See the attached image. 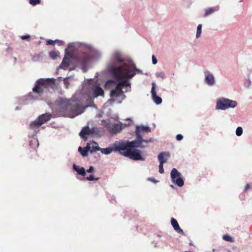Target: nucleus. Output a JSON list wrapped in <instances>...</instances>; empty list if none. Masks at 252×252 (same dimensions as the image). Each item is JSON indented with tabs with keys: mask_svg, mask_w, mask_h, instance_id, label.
I'll use <instances>...</instances> for the list:
<instances>
[{
	"mask_svg": "<svg viewBox=\"0 0 252 252\" xmlns=\"http://www.w3.org/2000/svg\"><path fill=\"white\" fill-rule=\"evenodd\" d=\"M152 62L154 64H155L157 63V60L155 56H152Z\"/></svg>",
	"mask_w": 252,
	"mask_h": 252,
	"instance_id": "79ce46f5",
	"label": "nucleus"
},
{
	"mask_svg": "<svg viewBox=\"0 0 252 252\" xmlns=\"http://www.w3.org/2000/svg\"><path fill=\"white\" fill-rule=\"evenodd\" d=\"M205 82L206 83L210 85H213L215 83V79L213 75L210 73L209 72L206 71L205 73Z\"/></svg>",
	"mask_w": 252,
	"mask_h": 252,
	"instance_id": "2eb2a0df",
	"label": "nucleus"
},
{
	"mask_svg": "<svg viewBox=\"0 0 252 252\" xmlns=\"http://www.w3.org/2000/svg\"><path fill=\"white\" fill-rule=\"evenodd\" d=\"M86 103L87 105L86 107L92 106V104L94 103V101L92 98H90L89 97L86 100Z\"/></svg>",
	"mask_w": 252,
	"mask_h": 252,
	"instance_id": "473e14b6",
	"label": "nucleus"
},
{
	"mask_svg": "<svg viewBox=\"0 0 252 252\" xmlns=\"http://www.w3.org/2000/svg\"><path fill=\"white\" fill-rule=\"evenodd\" d=\"M94 171V169L93 166H90L89 168L87 170V172L88 173H93Z\"/></svg>",
	"mask_w": 252,
	"mask_h": 252,
	"instance_id": "4c0bfd02",
	"label": "nucleus"
},
{
	"mask_svg": "<svg viewBox=\"0 0 252 252\" xmlns=\"http://www.w3.org/2000/svg\"><path fill=\"white\" fill-rule=\"evenodd\" d=\"M171 178L173 182L179 187H181L184 186V182L181 178V174L176 168L172 169L171 172Z\"/></svg>",
	"mask_w": 252,
	"mask_h": 252,
	"instance_id": "423d86ee",
	"label": "nucleus"
},
{
	"mask_svg": "<svg viewBox=\"0 0 252 252\" xmlns=\"http://www.w3.org/2000/svg\"><path fill=\"white\" fill-rule=\"evenodd\" d=\"M123 128L122 124H115L112 126L110 132L112 133H117L120 132Z\"/></svg>",
	"mask_w": 252,
	"mask_h": 252,
	"instance_id": "aec40b11",
	"label": "nucleus"
},
{
	"mask_svg": "<svg viewBox=\"0 0 252 252\" xmlns=\"http://www.w3.org/2000/svg\"><path fill=\"white\" fill-rule=\"evenodd\" d=\"M58 111L63 116L74 118L82 114L85 108L78 100L60 98L57 100Z\"/></svg>",
	"mask_w": 252,
	"mask_h": 252,
	"instance_id": "f257e3e1",
	"label": "nucleus"
},
{
	"mask_svg": "<svg viewBox=\"0 0 252 252\" xmlns=\"http://www.w3.org/2000/svg\"><path fill=\"white\" fill-rule=\"evenodd\" d=\"M157 76L158 77H161L162 78H164V74L162 72L157 73Z\"/></svg>",
	"mask_w": 252,
	"mask_h": 252,
	"instance_id": "58836bf2",
	"label": "nucleus"
},
{
	"mask_svg": "<svg viewBox=\"0 0 252 252\" xmlns=\"http://www.w3.org/2000/svg\"><path fill=\"white\" fill-rule=\"evenodd\" d=\"M115 149L116 151H118L121 155L126 157L129 156L132 150L128 141L120 143L118 145L115 146Z\"/></svg>",
	"mask_w": 252,
	"mask_h": 252,
	"instance_id": "39448f33",
	"label": "nucleus"
},
{
	"mask_svg": "<svg viewBox=\"0 0 252 252\" xmlns=\"http://www.w3.org/2000/svg\"><path fill=\"white\" fill-rule=\"evenodd\" d=\"M110 71L117 80L125 79L118 84L122 88L124 87L130 86V83L126 79L132 78L135 75L134 72H130L125 63L119 67H112Z\"/></svg>",
	"mask_w": 252,
	"mask_h": 252,
	"instance_id": "f03ea898",
	"label": "nucleus"
},
{
	"mask_svg": "<svg viewBox=\"0 0 252 252\" xmlns=\"http://www.w3.org/2000/svg\"><path fill=\"white\" fill-rule=\"evenodd\" d=\"M150 128L148 126H137L136 127L135 133L136 135L141 136L140 135L142 132H148L150 131Z\"/></svg>",
	"mask_w": 252,
	"mask_h": 252,
	"instance_id": "f3484780",
	"label": "nucleus"
},
{
	"mask_svg": "<svg viewBox=\"0 0 252 252\" xmlns=\"http://www.w3.org/2000/svg\"><path fill=\"white\" fill-rule=\"evenodd\" d=\"M21 38L23 40H29L31 38V37L29 35H23L21 36Z\"/></svg>",
	"mask_w": 252,
	"mask_h": 252,
	"instance_id": "e433bc0d",
	"label": "nucleus"
},
{
	"mask_svg": "<svg viewBox=\"0 0 252 252\" xmlns=\"http://www.w3.org/2000/svg\"><path fill=\"white\" fill-rule=\"evenodd\" d=\"M237 105L236 101L222 98L217 101L216 109L225 110L229 108H234Z\"/></svg>",
	"mask_w": 252,
	"mask_h": 252,
	"instance_id": "20e7f679",
	"label": "nucleus"
},
{
	"mask_svg": "<svg viewBox=\"0 0 252 252\" xmlns=\"http://www.w3.org/2000/svg\"><path fill=\"white\" fill-rule=\"evenodd\" d=\"M33 144H37V145L38 146V143L37 140H34L33 141L32 140V141H30L29 145H30L31 147L33 148V146L32 145Z\"/></svg>",
	"mask_w": 252,
	"mask_h": 252,
	"instance_id": "c9c22d12",
	"label": "nucleus"
},
{
	"mask_svg": "<svg viewBox=\"0 0 252 252\" xmlns=\"http://www.w3.org/2000/svg\"><path fill=\"white\" fill-rule=\"evenodd\" d=\"M215 251H216V250H215V249H213V252H215Z\"/></svg>",
	"mask_w": 252,
	"mask_h": 252,
	"instance_id": "de8ad7c7",
	"label": "nucleus"
},
{
	"mask_svg": "<svg viewBox=\"0 0 252 252\" xmlns=\"http://www.w3.org/2000/svg\"><path fill=\"white\" fill-rule=\"evenodd\" d=\"M54 43L55 41L51 39H49L47 41V45H54Z\"/></svg>",
	"mask_w": 252,
	"mask_h": 252,
	"instance_id": "a19ab883",
	"label": "nucleus"
},
{
	"mask_svg": "<svg viewBox=\"0 0 252 252\" xmlns=\"http://www.w3.org/2000/svg\"><path fill=\"white\" fill-rule=\"evenodd\" d=\"M136 137L137 138L136 140L131 142L128 141L132 150L135 149L136 148L138 147L143 148L144 146L142 145V143L144 142L146 143L148 142L147 140H144L141 136L136 135Z\"/></svg>",
	"mask_w": 252,
	"mask_h": 252,
	"instance_id": "6e6552de",
	"label": "nucleus"
},
{
	"mask_svg": "<svg viewBox=\"0 0 252 252\" xmlns=\"http://www.w3.org/2000/svg\"><path fill=\"white\" fill-rule=\"evenodd\" d=\"M161 157V159L163 161H165V163L167 162L168 158L170 157V154L168 152H163L159 153L158 155V159L159 160V157Z\"/></svg>",
	"mask_w": 252,
	"mask_h": 252,
	"instance_id": "4be33fe9",
	"label": "nucleus"
},
{
	"mask_svg": "<svg viewBox=\"0 0 252 252\" xmlns=\"http://www.w3.org/2000/svg\"><path fill=\"white\" fill-rule=\"evenodd\" d=\"M73 168L75 171H76L77 172L78 174L81 175L83 176H85L86 175V171L84 167H79V166L76 165L75 164H73Z\"/></svg>",
	"mask_w": 252,
	"mask_h": 252,
	"instance_id": "412c9836",
	"label": "nucleus"
},
{
	"mask_svg": "<svg viewBox=\"0 0 252 252\" xmlns=\"http://www.w3.org/2000/svg\"><path fill=\"white\" fill-rule=\"evenodd\" d=\"M74 69V68H71L70 70H73Z\"/></svg>",
	"mask_w": 252,
	"mask_h": 252,
	"instance_id": "09e8293b",
	"label": "nucleus"
},
{
	"mask_svg": "<svg viewBox=\"0 0 252 252\" xmlns=\"http://www.w3.org/2000/svg\"><path fill=\"white\" fill-rule=\"evenodd\" d=\"M159 172L160 174H163L164 173V169H163V164L165 163V161L162 160L161 157H159Z\"/></svg>",
	"mask_w": 252,
	"mask_h": 252,
	"instance_id": "393cba45",
	"label": "nucleus"
},
{
	"mask_svg": "<svg viewBox=\"0 0 252 252\" xmlns=\"http://www.w3.org/2000/svg\"><path fill=\"white\" fill-rule=\"evenodd\" d=\"M55 80L53 78H41L37 80L35 86L32 89L33 93H29L28 97L29 99H38L41 96L44 92V89L53 88L55 86Z\"/></svg>",
	"mask_w": 252,
	"mask_h": 252,
	"instance_id": "7ed1b4c3",
	"label": "nucleus"
},
{
	"mask_svg": "<svg viewBox=\"0 0 252 252\" xmlns=\"http://www.w3.org/2000/svg\"><path fill=\"white\" fill-rule=\"evenodd\" d=\"M115 59L118 63H122L124 60L121 58L118 54H116L115 55Z\"/></svg>",
	"mask_w": 252,
	"mask_h": 252,
	"instance_id": "72a5a7b5",
	"label": "nucleus"
},
{
	"mask_svg": "<svg viewBox=\"0 0 252 252\" xmlns=\"http://www.w3.org/2000/svg\"><path fill=\"white\" fill-rule=\"evenodd\" d=\"M128 158L134 160H144L145 159L141 155V152L137 149L132 150Z\"/></svg>",
	"mask_w": 252,
	"mask_h": 252,
	"instance_id": "1a4fd4ad",
	"label": "nucleus"
},
{
	"mask_svg": "<svg viewBox=\"0 0 252 252\" xmlns=\"http://www.w3.org/2000/svg\"><path fill=\"white\" fill-rule=\"evenodd\" d=\"M70 60L66 56H65L63 60L60 65V67L62 69H66L70 64Z\"/></svg>",
	"mask_w": 252,
	"mask_h": 252,
	"instance_id": "6ab92c4d",
	"label": "nucleus"
},
{
	"mask_svg": "<svg viewBox=\"0 0 252 252\" xmlns=\"http://www.w3.org/2000/svg\"><path fill=\"white\" fill-rule=\"evenodd\" d=\"M39 122H38V119H37L34 121L32 122L30 126V128L31 129H33L34 131H36V130H38L39 127L41 126V125H39Z\"/></svg>",
	"mask_w": 252,
	"mask_h": 252,
	"instance_id": "5701e85b",
	"label": "nucleus"
},
{
	"mask_svg": "<svg viewBox=\"0 0 252 252\" xmlns=\"http://www.w3.org/2000/svg\"><path fill=\"white\" fill-rule=\"evenodd\" d=\"M124 94L122 88H121L118 84L115 89L112 90L110 92L111 97H118Z\"/></svg>",
	"mask_w": 252,
	"mask_h": 252,
	"instance_id": "f8f14e48",
	"label": "nucleus"
},
{
	"mask_svg": "<svg viewBox=\"0 0 252 252\" xmlns=\"http://www.w3.org/2000/svg\"><path fill=\"white\" fill-rule=\"evenodd\" d=\"M78 151L81 153V154L83 157L87 156L88 155V153L90 152V149L87 148V145L86 147L82 148L81 147H79L78 148Z\"/></svg>",
	"mask_w": 252,
	"mask_h": 252,
	"instance_id": "b1692460",
	"label": "nucleus"
},
{
	"mask_svg": "<svg viewBox=\"0 0 252 252\" xmlns=\"http://www.w3.org/2000/svg\"><path fill=\"white\" fill-rule=\"evenodd\" d=\"M171 223L174 228V230L178 233L181 234L182 235H184V232L183 230L180 228L177 221L176 219L173 218H172L171 219Z\"/></svg>",
	"mask_w": 252,
	"mask_h": 252,
	"instance_id": "4468645a",
	"label": "nucleus"
},
{
	"mask_svg": "<svg viewBox=\"0 0 252 252\" xmlns=\"http://www.w3.org/2000/svg\"><path fill=\"white\" fill-rule=\"evenodd\" d=\"M189 245L190 246H192V245H193V244H192V242H190V243H189Z\"/></svg>",
	"mask_w": 252,
	"mask_h": 252,
	"instance_id": "49530a36",
	"label": "nucleus"
},
{
	"mask_svg": "<svg viewBox=\"0 0 252 252\" xmlns=\"http://www.w3.org/2000/svg\"><path fill=\"white\" fill-rule=\"evenodd\" d=\"M201 28L202 25L201 24L198 25L197 27V32L196 34V38H199L200 36L201 33Z\"/></svg>",
	"mask_w": 252,
	"mask_h": 252,
	"instance_id": "c85d7f7f",
	"label": "nucleus"
},
{
	"mask_svg": "<svg viewBox=\"0 0 252 252\" xmlns=\"http://www.w3.org/2000/svg\"><path fill=\"white\" fill-rule=\"evenodd\" d=\"M49 56L53 60H56L59 57L58 53L55 51L50 52L49 53Z\"/></svg>",
	"mask_w": 252,
	"mask_h": 252,
	"instance_id": "cd10ccee",
	"label": "nucleus"
},
{
	"mask_svg": "<svg viewBox=\"0 0 252 252\" xmlns=\"http://www.w3.org/2000/svg\"><path fill=\"white\" fill-rule=\"evenodd\" d=\"M86 179L88 181L98 180L99 178H94L93 175H90V176L87 177Z\"/></svg>",
	"mask_w": 252,
	"mask_h": 252,
	"instance_id": "f704fd0d",
	"label": "nucleus"
},
{
	"mask_svg": "<svg viewBox=\"0 0 252 252\" xmlns=\"http://www.w3.org/2000/svg\"><path fill=\"white\" fill-rule=\"evenodd\" d=\"M223 239L226 241L232 242H233V239L228 235H224L223 236Z\"/></svg>",
	"mask_w": 252,
	"mask_h": 252,
	"instance_id": "7c9ffc66",
	"label": "nucleus"
},
{
	"mask_svg": "<svg viewBox=\"0 0 252 252\" xmlns=\"http://www.w3.org/2000/svg\"><path fill=\"white\" fill-rule=\"evenodd\" d=\"M99 151H101V152L102 154L108 155L110 154L112 151H113L112 148H100L99 149Z\"/></svg>",
	"mask_w": 252,
	"mask_h": 252,
	"instance_id": "a878e982",
	"label": "nucleus"
},
{
	"mask_svg": "<svg viewBox=\"0 0 252 252\" xmlns=\"http://www.w3.org/2000/svg\"><path fill=\"white\" fill-rule=\"evenodd\" d=\"M183 138V136L181 134H178L176 136V139L178 141H180V140H182Z\"/></svg>",
	"mask_w": 252,
	"mask_h": 252,
	"instance_id": "ea45409f",
	"label": "nucleus"
},
{
	"mask_svg": "<svg viewBox=\"0 0 252 252\" xmlns=\"http://www.w3.org/2000/svg\"><path fill=\"white\" fill-rule=\"evenodd\" d=\"M243 129L241 127L239 126L236 130V134L237 136H240L242 134Z\"/></svg>",
	"mask_w": 252,
	"mask_h": 252,
	"instance_id": "2f4dec72",
	"label": "nucleus"
},
{
	"mask_svg": "<svg viewBox=\"0 0 252 252\" xmlns=\"http://www.w3.org/2000/svg\"><path fill=\"white\" fill-rule=\"evenodd\" d=\"M148 180H150V181H151L152 182H153L154 183H157V181L156 180H155V179H154L149 178Z\"/></svg>",
	"mask_w": 252,
	"mask_h": 252,
	"instance_id": "a18cd8bd",
	"label": "nucleus"
},
{
	"mask_svg": "<svg viewBox=\"0 0 252 252\" xmlns=\"http://www.w3.org/2000/svg\"><path fill=\"white\" fill-rule=\"evenodd\" d=\"M134 69H135V70L136 72H138V73H141V70H140L139 69H138V68H137L135 67V68H134Z\"/></svg>",
	"mask_w": 252,
	"mask_h": 252,
	"instance_id": "c03bdc74",
	"label": "nucleus"
},
{
	"mask_svg": "<svg viewBox=\"0 0 252 252\" xmlns=\"http://www.w3.org/2000/svg\"><path fill=\"white\" fill-rule=\"evenodd\" d=\"M104 91L99 86H97L93 90V97H96L98 96H104Z\"/></svg>",
	"mask_w": 252,
	"mask_h": 252,
	"instance_id": "a211bd4d",
	"label": "nucleus"
},
{
	"mask_svg": "<svg viewBox=\"0 0 252 252\" xmlns=\"http://www.w3.org/2000/svg\"><path fill=\"white\" fill-rule=\"evenodd\" d=\"M215 11V9L213 7H210L205 10V13L204 14V17H206Z\"/></svg>",
	"mask_w": 252,
	"mask_h": 252,
	"instance_id": "bb28decb",
	"label": "nucleus"
},
{
	"mask_svg": "<svg viewBox=\"0 0 252 252\" xmlns=\"http://www.w3.org/2000/svg\"><path fill=\"white\" fill-rule=\"evenodd\" d=\"M156 89V84L154 82L152 83V88L151 90V94L152 95V98L154 102L157 104H159L162 102V99L159 96L157 95V93L155 90Z\"/></svg>",
	"mask_w": 252,
	"mask_h": 252,
	"instance_id": "9d476101",
	"label": "nucleus"
},
{
	"mask_svg": "<svg viewBox=\"0 0 252 252\" xmlns=\"http://www.w3.org/2000/svg\"><path fill=\"white\" fill-rule=\"evenodd\" d=\"M52 118V115L50 113H45L39 116L37 119L39 122V125H42L44 123L49 121Z\"/></svg>",
	"mask_w": 252,
	"mask_h": 252,
	"instance_id": "ddd939ff",
	"label": "nucleus"
},
{
	"mask_svg": "<svg viewBox=\"0 0 252 252\" xmlns=\"http://www.w3.org/2000/svg\"><path fill=\"white\" fill-rule=\"evenodd\" d=\"M87 148L90 149V152L91 153L99 151L100 149V147H99L98 144L94 141L87 144Z\"/></svg>",
	"mask_w": 252,
	"mask_h": 252,
	"instance_id": "dca6fc26",
	"label": "nucleus"
},
{
	"mask_svg": "<svg viewBox=\"0 0 252 252\" xmlns=\"http://www.w3.org/2000/svg\"><path fill=\"white\" fill-rule=\"evenodd\" d=\"M70 58L75 59L77 62L81 63L82 65H85L90 60V56L88 53H83L81 56L76 57L72 55H69Z\"/></svg>",
	"mask_w": 252,
	"mask_h": 252,
	"instance_id": "0eeeda50",
	"label": "nucleus"
},
{
	"mask_svg": "<svg viewBox=\"0 0 252 252\" xmlns=\"http://www.w3.org/2000/svg\"><path fill=\"white\" fill-rule=\"evenodd\" d=\"M93 131L89 128V126L84 127L83 128L80 132V136L85 140L87 139V136L92 134Z\"/></svg>",
	"mask_w": 252,
	"mask_h": 252,
	"instance_id": "9b49d317",
	"label": "nucleus"
},
{
	"mask_svg": "<svg viewBox=\"0 0 252 252\" xmlns=\"http://www.w3.org/2000/svg\"><path fill=\"white\" fill-rule=\"evenodd\" d=\"M251 186L250 184H248L246 185L245 188V191H247L250 189Z\"/></svg>",
	"mask_w": 252,
	"mask_h": 252,
	"instance_id": "37998d69",
	"label": "nucleus"
},
{
	"mask_svg": "<svg viewBox=\"0 0 252 252\" xmlns=\"http://www.w3.org/2000/svg\"><path fill=\"white\" fill-rule=\"evenodd\" d=\"M29 3L32 5H36L41 3V0H29Z\"/></svg>",
	"mask_w": 252,
	"mask_h": 252,
	"instance_id": "c756f323",
	"label": "nucleus"
}]
</instances>
